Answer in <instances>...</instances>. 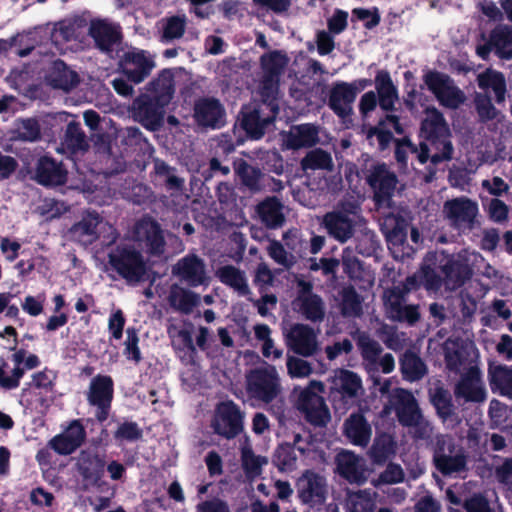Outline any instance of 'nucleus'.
I'll return each mask as SVG.
<instances>
[{
  "mask_svg": "<svg viewBox=\"0 0 512 512\" xmlns=\"http://www.w3.org/2000/svg\"><path fill=\"white\" fill-rule=\"evenodd\" d=\"M420 133L429 142L430 160L433 164L452 159L454 147L451 130L443 114L435 107L425 109Z\"/></svg>",
  "mask_w": 512,
  "mask_h": 512,
  "instance_id": "obj_1",
  "label": "nucleus"
},
{
  "mask_svg": "<svg viewBox=\"0 0 512 512\" xmlns=\"http://www.w3.org/2000/svg\"><path fill=\"white\" fill-rule=\"evenodd\" d=\"M391 404L398 422L408 428L415 440H426L433 434L432 423L424 416L415 396L408 390L397 388L392 393Z\"/></svg>",
  "mask_w": 512,
  "mask_h": 512,
  "instance_id": "obj_2",
  "label": "nucleus"
},
{
  "mask_svg": "<svg viewBox=\"0 0 512 512\" xmlns=\"http://www.w3.org/2000/svg\"><path fill=\"white\" fill-rule=\"evenodd\" d=\"M437 470L444 476L457 477L468 471V455L450 435L436 437L433 456Z\"/></svg>",
  "mask_w": 512,
  "mask_h": 512,
  "instance_id": "obj_3",
  "label": "nucleus"
},
{
  "mask_svg": "<svg viewBox=\"0 0 512 512\" xmlns=\"http://www.w3.org/2000/svg\"><path fill=\"white\" fill-rule=\"evenodd\" d=\"M439 269L444 275V284L448 290H455L469 280L474 273V265L482 260L476 251L463 249L456 254L441 253Z\"/></svg>",
  "mask_w": 512,
  "mask_h": 512,
  "instance_id": "obj_4",
  "label": "nucleus"
},
{
  "mask_svg": "<svg viewBox=\"0 0 512 512\" xmlns=\"http://www.w3.org/2000/svg\"><path fill=\"white\" fill-rule=\"evenodd\" d=\"M246 390L251 398L272 402L281 392V381L275 366L264 363L246 374Z\"/></svg>",
  "mask_w": 512,
  "mask_h": 512,
  "instance_id": "obj_5",
  "label": "nucleus"
},
{
  "mask_svg": "<svg viewBox=\"0 0 512 512\" xmlns=\"http://www.w3.org/2000/svg\"><path fill=\"white\" fill-rule=\"evenodd\" d=\"M442 215L449 226L459 233H466L480 226L479 205L466 196L445 201Z\"/></svg>",
  "mask_w": 512,
  "mask_h": 512,
  "instance_id": "obj_6",
  "label": "nucleus"
},
{
  "mask_svg": "<svg viewBox=\"0 0 512 512\" xmlns=\"http://www.w3.org/2000/svg\"><path fill=\"white\" fill-rule=\"evenodd\" d=\"M360 220V207L353 202H347L327 213L323 224L331 237L344 243L353 236L354 228Z\"/></svg>",
  "mask_w": 512,
  "mask_h": 512,
  "instance_id": "obj_7",
  "label": "nucleus"
},
{
  "mask_svg": "<svg viewBox=\"0 0 512 512\" xmlns=\"http://www.w3.org/2000/svg\"><path fill=\"white\" fill-rule=\"evenodd\" d=\"M323 392L324 384L321 381L312 380L300 392L297 399L298 410L315 426H324L330 419L328 408L321 396Z\"/></svg>",
  "mask_w": 512,
  "mask_h": 512,
  "instance_id": "obj_8",
  "label": "nucleus"
},
{
  "mask_svg": "<svg viewBox=\"0 0 512 512\" xmlns=\"http://www.w3.org/2000/svg\"><path fill=\"white\" fill-rule=\"evenodd\" d=\"M111 267L127 282L137 283L146 273L145 262L136 249L128 245H119L109 255Z\"/></svg>",
  "mask_w": 512,
  "mask_h": 512,
  "instance_id": "obj_9",
  "label": "nucleus"
},
{
  "mask_svg": "<svg viewBox=\"0 0 512 512\" xmlns=\"http://www.w3.org/2000/svg\"><path fill=\"white\" fill-rule=\"evenodd\" d=\"M406 296L402 287L385 289L382 295L385 313L393 321L414 325L420 319L419 306L406 304Z\"/></svg>",
  "mask_w": 512,
  "mask_h": 512,
  "instance_id": "obj_10",
  "label": "nucleus"
},
{
  "mask_svg": "<svg viewBox=\"0 0 512 512\" xmlns=\"http://www.w3.org/2000/svg\"><path fill=\"white\" fill-rule=\"evenodd\" d=\"M297 284L299 290L292 301L293 311L312 323L322 322L326 314L325 302L313 292L311 283L299 280Z\"/></svg>",
  "mask_w": 512,
  "mask_h": 512,
  "instance_id": "obj_11",
  "label": "nucleus"
},
{
  "mask_svg": "<svg viewBox=\"0 0 512 512\" xmlns=\"http://www.w3.org/2000/svg\"><path fill=\"white\" fill-rule=\"evenodd\" d=\"M320 330L308 324H293L285 333L287 347L302 357H311L321 350L319 342Z\"/></svg>",
  "mask_w": 512,
  "mask_h": 512,
  "instance_id": "obj_12",
  "label": "nucleus"
},
{
  "mask_svg": "<svg viewBox=\"0 0 512 512\" xmlns=\"http://www.w3.org/2000/svg\"><path fill=\"white\" fill-rule=\"evenodd\" d=\"M424 82L439 103L447 108L456 109L466 99L464 93L446 74L435 71L428 72L424 76Z\"/></svg>",
  "mask_w": 512,
  "mask_h": 512,
  "instance_id": "obj_13",
  "label": "nucleus"
},
{
  "mask_svg": "<svg viewBox=\"0 0 512 512\" xmlns=\"http://www.w3.org/2000/svg\"><path fill=\"white\" fill-rule=\"evenodd\" d=\"M368 81L365 79L354 82H336L329 95V107L341 118H346L352 114L353 103L359 91L364 89Z\"/></svg>",
  "mask_w": 512,
  "mask_h": 512,
  "instance_id": "obj_14",
  "label": "nucleus"
},
{
  "mask_svg": "<svg viewBox=\"0 0 512 512\" xmlns=\"http://www.w3.org/2000/svg\"><path fill=\"white\" fill-rule=\"evenodd\" d=\"M211 425L218 435L234 438L243 429V414L234 402H222L216 407Z\"/></svg>",
  "mask_w": 512,
  "mask_h": 512,
  "instance_id": "obj_15",
  "label": "nucleus"
},
{
  "mask_svg": "<svg viewBox=\"0 0 512 512\" xmlns=\"http://www.w3.org/2000/svg\"><path fill=\"white\" fill-rule=\"evenodd\" d=\"M478 357V350L473 342L449 338L444 343V358L447 369L459 373L461 369H468Z\"/></svg>",
  "mask_w": 512,
  "mask_h": 512,
  "instance_id": "obj_16",
  "label": "nucleus"
},
{
  "mask_svg": "<svg viewBox=\"0 0 512 512\" xmlns=\"http://www.w3.org/2000/svg\"><path fill=\"white\" fill-rule=\"evenodd\" d=\"M298 497L304 504L321 505L326 500V479L312 471L306 470L296 483Z\"/></svg>",
  "mask_w": 512,
  "mask_h": 512,
  "instance_id": "obj_17",
  "label": "nucleus"
},
{
  "mask_svg": "<svg viewBox=\"0 0 512 512\" xmlns=\"http://www.w3.org/2000/svg\"><path fill=\"white\" fill-rule=\"evenodd\" d=\"M454 395L466 402L481 403L486 400L487 392L477 366H470L461 376L454 388Z\"/></svg>",
  "mask_w": 512,
  "mask_h": 512,
  "instance_id": "obj_18",
  "label": "nucleus"
},
{
  "mask_svg": "<svg viewBox=\"0 0 512 512\" xmlns=\"http://www.w3.org/2000/svg\"><path fill=\"white\" fill-rule=\"evenodd\" d=\"M112 397L113 381L111 377L97 375L91 380L87 399L91 405L97 407L96 417L101 422L108 417Z\"/></svg>",
  "mask_w": 512,
  "mask_h": 512,
  "instance_id": "obj_19",
  "label": "nucleus"
},
{
  "mask_svg": "<svg viewBox=\"0 0 512 512\" xmlns=\"http://www.w3.org/2000/svg\"><path fill=\"white\" fill-rule=\"evenodd\" d=\"M123 74L128 80L138 84L147 78L155 68L154 57L143 50L127 52L121 62Z\"/></svg>",
  "mask_w": 512,
  "mask_h": 512,
  "instance_id": "obj_20",
  "label": "nucleus"
},
{
  "mask_svg": "<svg viewBox=\"0 0 512 512\" xmlns=\"http://www.w3.org/2000/svg\"><path fill=\"white\" fill-rule=\"evenodd\" d=\"M367 181L375 192L377 204L389 206V200L397 184L396 175L385 164H377L370 170Z\"/></svg>",
  "mask_w": 512,
  "mask_h": 512,
  "instance_id": "obj_21",
  "label": "nucleus"
},
{
  "mask_svg": "<svg viewBox=\"0 0 512 512\" xmlns=\"http://www.w3.org/2000/svg\"><path fill=\"white\" fill-rule=\"evenodd\" d=\"M105 230H113V228L103 221L99 214L88 212L72 226L70 233L73 240L87 246L95 242Z\"/></svg>",
  "mask_w": 512,
  "mask_h": 512,
  "instance_id": "obj_22",
  "label": "nucleus"
},
{
  "mask_svg": "<svg viewBox=\"0 0 512 512\" xmlns=\"http://www.w3.org/2000/svg\"><path fill=\"white\" fill-rule=\"evenodd\" d=\"M194 119L204 128L218 129L225 124V109L215 98H201L194 105Z\"/></svg>",
  "mask_w": 512,
  "mask_h": 512,
  "instance_id": "obj_23",
  "label": "nucleus"
},
{
  "mask_svg": "<svg viewBox=\"0 0 512 512\" xmlns=\"http://www.w3.org/2000/svg\"><path fill=\"white\" fill-rule=\"evenodd\" d=\"M337 471L351 484H364L368 480V469L362 457L350 451H342L336 457Z\"/></svg>",
  "mask_w": 512,
  "mask_h": 512,
  "instance_id": "obj_24",
  "label": "nucleus"
},
{
  "mask_svg": "<svg viewBox=\"0 0 512 512\" xmlns=\"http://www.w3.org/2000/svg\"><path fill=\"white\" fill-rule=\"evenodd\" d=\"M156 99L150 95H141L133 103V115L149 130H157L163 120V108Z\"/></svg>",
  "mask_w": 512,
  "mask_h": 512,
  "instance_id": "obj_25",
  "label": "nucleus"
},
{
  "mask_svg": "<svg viewBox=\"0 0 512 512\" xmlns=\"http://www.w3.org/2000/svg\"><path fill=\"white\" fill-rule=\"evenodd\" d=\"M429 398L436 410L437 416L445 426L454 428L460 423V418L453 404L452 396L440 383L429 390Z\"/></svg>",
  "mask_w": 512,
  "mask_h": 512,
  "instance_id": "obj_26",
  "label": "nucleus"
},
{
  "mask_svg": "<svg viewBox=\"0 0 512 512\" xmlns=\"http://www.w3.org/2000/svg\"><path fill=\"white\" fill-rule=\"evenodd\" d=\"M86 432L78 420H74L60 434L48 442V446L59 455L72 454L84 442Z\"/></svg>",
  "mask_w": 512,
  "mask_h": 512,
  "instance_id": "obj_27",
  "label": "nucleus"
},
{
  "mask_svg": "<svg viewBox=\"0 0 512 512\" xmlns=\"http://www.w3.org/2000/svg\"><path fill=\"white\" fill-rule=\"evenodd\" d=\"M134 239L143 245L152 254H160L164 250V237L159 225L145 218L136 223L134 227Z\"/></svg>",
  "mask_w": 512,
  "mask_h": 512,
  "instance_id": "obj_28",
  "label": "nucleus"
},
{
  "mask_svg": "<svg viewBox=\"0 0 512 512\" xmlns=\"http://www.w3.org/2000/svg\"><path fill=\"white\" fill-rule=\"evenodd\" d=\"M286 149L298 150L316 145L319 142V128L310 123L294 125L282 134Z\"/></svg>",
  "mask_w": 512,
  "mask_h": 512,
  "instance_id": "obj_29",
  "label": "nucleus"
},
{
  "mask_svg": "<svg viewBox=\"0 0 512 512\" xmlns=\"http://www.w3.org/2000/svg\"><path fill=\"white\" fill-rule=\"evenodd\" d=\"M173 273L193 287L203 285L208 280L205 264L196 255H188L179 260L173 268Z\"/></svg>",
  "mask_w": 512,
  "mask_h": 512,
  "instance_id": "obj_30",
  "label": "nucleus"
},
{
  "mask_svg": "<svg viewBox=\"0 0 512 512\" xmlns=\"http://www.w3.org/2000/svg\"><path fill=\"white\" fill-rule=\"evenodd\" d=\"M277 114L269 111V108L264 105H259L257 108L243 113L242 125L253 139H259L272 124Z\"/></svg>",
  "mask_w": 512,
  "mask_h": 512,
  "instance_id": "obj_31",
  "label": "nucleus"
},
{
  "mask_svg": "<svg viewBox=\"0 0 512 512\" xmlns=\"http://www.w3.org/2000/svg\"><path fill=\"white\" fill-rule=\"evenodd\" d=\"M215 276L222 284L228 286L238 296L252 300V291L245 271L229 264L219 267L215 272Z\"/></svg>",
  "mask_w": 512,
  "mask_h": 512,
  "instance_id": "obj_32",
  "label": "nucleus"
},
{
  "mask_svg": "<svg viewBox=\"0 0 512 512\" xmlns=\"http://www.w3.org/2000/svg\"><path fill=\"white\" fill-rule=\"evenodd\" d=\"M391 129L397 134L403 133V128L399 123L398 117L395 115H387L384 120L379 122L378 126L367 129L366 138L370 141L371 145H377L379 150H384L393 139Z\"/></svg>",
  "mask_w": 512,
  "mask_h": 512,
  "instance_id": "obj_33",
  "label": "nucleus"
},
{
  "mask_svg": "<svg viewBox=\"0 0 512 512\" xmlns=\"http://www.w3.org/2000/svg\"><path fill=\"white\" fill-rule=\"evenodd\" d=\"M344 434L356 446L366 447L372 436L371 425L362 414H351L344 422Z\"/></svg>",
  "mask_w": 512,
  "mask_h": 512,
  "instance_id": "obj_34",
  "label": "nucleus"
},
{
  "mask_svg": "<svg viewBox=\"0 0 512 512\" xmlns=\"http://www.w3.org/2000/svg\"><path fill=\"white\" fill-rule=\"evenodd\" d=\"M36 180L38 183L46 186L61 185L66 181V171L60 163L44 156L38 161Z\"/></svg>",
  "mask_w": 512,
  "mask_h": 512,
  "instance_id": "obj_35",
  "label": "nucleus"
},
{
  "mask_svg": "<svg viewBox=\"0 0 512 512\" xmlns=\"http://www.w3.org/2000/svg\"><path fill=\"white\" fill-rule=\"evenodd\" d=\"M378 493L366 488L348 490L346 493L347 512H374L377 506Z\"/></svg>",
  "mask_w": 512,
  "mask_h": 512,
  "instance_id": "obj_36",
  "label": "nucleus"
},
{
  "mask_svg": "<svg viewBox=\"0 0 512 512\" xmlns=\"http://www.w3.org/2000/svg\"><path fill=\"white\" fill-rule=\"evenodd\" d=\"M332 388L344 398H356L362 391V381L356 373L338 369L332 379Z\"/></svg>",
  "mask_w": 512,
  "mask_h": 512,
  "instance_id": "obj_37",
  "label": "nucleus"
},
{
  "mask_svg": "<svg viewBox=\"0 0 512 512\" xmlns=\"http://www.w3.org/2000/svg\"><path fill=\"white\" fill-rule=\"evenodd\" d=\"M375 88L379 96L380 107L385 111L392 110L395 102L398 100V90L388 71L380 70L377 72Z\"/></svg>",
  "mask_w": 512,
  "mask_h": 512,
  "instance_id": "obj_38",
  "label": "nucleus"
},
{
  "mask_svg": "<svg viewBox=\"0 0 512 512\" xmlns=\"http://www.w3.org/2000/svg\"><path fill=\"white\" fill-rule=\"evenodd\" d=\"M89 34L95 40L96 45L103 51L110 50L119 40L118 27L104 20L92 21Z\"/></svg>",
  "mask_w": 512,
  "mask_h": 512,
  "instance_id": "obj_39",
  "label": "nucleus"
},
{
  "mask_svg": "<svg viewBox=\"0 0 512 512\" xmlns=\"http://www.w3.org/2000/svg\"><path fill=\"white\" fill-rule=\"evenodd\" d=\"M148 90L151 97L156 99L160 105H168L174 94V74L170 69L162 70L157 78L149 83Z\"/></svg>",
  "mask_w": 512,
  "mask_h": 512,
  "instance_id": "obj_40",
  "label": "nucleus"
},
{
  "mask_svg": "<svg viewBox=\"0 0 512 512\" xmlns=\"http://www.w3.org/2000/svg\"><path fill=\"white\" fill-rule=\"evenodd\" d=\"M407 222L394 214H388L383 218L381 227L390 245V249L402 246L407 236Z\"/></svg>",
  "mask_w": 512,
  "mask_h": 512,
  "instance_id": "obj_41",
  "label": "nucleus"
},
{
  "mask_svg": "<svg viewBox=\"0 0 512 512\" xmlns=\"http://www.w3.org/2000/svg\"><path fill=\"white\" fill-rule=\"evenodd\" d=\"M168 302L174 310L189 314L199 304L200 297L186 288L173 284L169 290Z\"/></svg>",
  "mask_w": 512,
  "mask_h": 512,
  "instance_id": "obj_42",
  "label": "nucleus"
},
{
  "mask_svg": "<svg viewBox=\"0 0 512 512\" xmlns=\"http://www.w3.org/2000/svg\"><path fill=\"white\" fill-rule=\"evenodd\" d=\"M88 148L89 143L80 124L75 121L69 122L61 142V148L57 150L77 154L84 153Z\"/></svg>",
  "mask_w": 512,
  "mask_h": 512,
  "instance_id": "obj_43",
  "label": "nucleus"
},
{
  "mask_svg": "<svg viewBox=\"0 0 512 512\" xmlns=\"http://www.w3.org/2000/svg\"><path fill=\"white\" fill-rule=\"evenodd\" d=\"M257 212L262 222L269 228L280 227L285 221L283 205L276 197H269L259 203Z\"/></svg>",
  "mask_w": 512,
  "mask_h": 512,
  "instance_id": "obj_44",
  "label": "nucleus"
},
{
  "mask_svg": "<svg viewBox=\"0 0 512 512\" xmlns=\"http://www.w3.org/2000/svg\"><path fill=\"white\" fill-rule=\"evenodd\" d=\"M160 41L170 43L176 39L182 38L187 26V16L177 14L165 17L158 23Z\"/></svg>",
  "mask_w": 512,
  "mask_h": 512,
  "instance_id": "obj_45",
  "label": "nucleus"
},
{
  "mask_svg": "<svg viewBox=\"0 0 512 512\" xmlns=\"http://www.w3.org/2000/svg\"><path fill=\"white\" fill-rule=\"evenodd\" d=\"M492 391L512 399V369L505 365H490L488 369Z\"/></svg>",
  "mask_w": 512,
  "mask_h": 512,
  "instance_id": "obj_46",
  "label": "nucleus"
},
{
  "mask_svg": "<svg viewBox=\"0 0 512 512\" xmlns=\"http://www.w3.org/2000/svg\"><path fill=\"white\" fill-rule=\"evenodd\" d=\"M289 63L287 54L283 51L274 50L263 54L260 57V64L263 76L280 79Z\"/></svg>",
  "mask_w": 512,
  "mask_h": 512,
  "instance_id": "obj_47",
  "label": "nucleus"
},
{
  "mask_svg": "<svg viewBox=\"0 0 512 512\" xmlns=\"http://www.w3.org/2000/svg\"><path fill=\"white\" fill-rule=\"evenodd\" d=\"M49 80L53 87L69 91L78 84L79 77L78 74L67 67L64 62L58 61L54 63Z\"/></svg>",
  "mask_w": 512,
  "mask_h": 512,
  "instance_id": "obj_48",
  "label": "nucleus"
},
{
  "mask_svg": "<svg viewBox=\"0 0 512 512\" xmlns=\"http://www.w3.org/2000/svg\"><path fill=\"white\" fill-rule=\"evenodd\" d=\"M490 44L501 58L511 59L512 28L507 25L495 27L490 34Z\"/></svg>",
  "mask_w": 512,
  "mask_h": 512,
  "instance_id": "obj_49",
  "label": "nucleus"
},
{
  "mask_svg": "<svg viewBox=\"0 0 512 512\" xmlns=\"http://www.w3.org/2000/svg\"><path fill=\"white\" fill-rule=\"evenodd\" d=\"M478 85L483 90H492L498 103L505 100L506 82L502 73L487 70L478 75Z\"/></svg>",
  "mask_w": 512,
  "mask_h": 512,
  "instance_id": "obj_50",
  "label": "nucleus"
},
{
  "mask_svg": "<svg viewBox=\"0 0 512 512\" xmlns=\"http://www.w3.org/2000/svg\"><path fill=\"white\" fill-rule=\"evenodd\" d=\"M403 378L413 382L421 379L427 372L426 365L415 353L407 351L400 361Z\"/></svg>",
  "mask_w": 512,
  "mask_h": 512,
  "instance_id": "obj_51",
  "label": "nucleus"
},
{
  "mask_svg": "<svg viewBox=\"0 0 512 512\" xmlns=\"http://www.w3.org/2000/svg\"><path fill=\"white\" fill-rule=\"evenodd\" d=\"M13 137L24 142H35L41 138V128L35 118H21L14 123Z\"/></svg>",
  "mask_w": 512,
  "mask_h": 512,
  "instance_id": "obj_52",
  "label": "nucleus"
},
{
  "mask_svg": "<svg viewBox=\"0 0 512 512\" xmlns=\"http://www.w3.org/2000/svg\"><path fill=\"white\" fill-rule=\"evenodd\" d=\"M77 469L84 479H96L103 468V461L90 451H82L77 458Z\"/></svg>",
  "mask_w": 512,
  "mask_h": 512,
  "instance_id": "obj_53",
  "label": "nucleus"
},
{
  "mask_svg": "<svg viewBox=\"0 0 512 512\" xmlns=\"http://www.w3.org/2000/svg\"><path fill=\"white\" fill-rule=\"evenodd\" d=\"M260 95L263 101L261 105L269 108V111H273L274 113L279 112V79L263 76L260 86Z\"/></svg>",
  "mask_w": 512,
  "mask_h": 512,
  "instance_id": "obj_54",
  "label": "nucleus"
},
{
  "mask_svg": "<svg viewBox=\"0 0 512 512\" xmlns=\"http://www.w3.org/2000/svg\"><path fill=\"white\" fill-rule=\"evenodd\" d=\"M303 170H327L331 171L334 167L331 155L322 150L314 149L306 154L301 161Z\"/></svg>",
  "mask_w": 512,
  "mask_h": 512,
  "instance_id": "obj_55",
  "label": "nucleus"
},
{
  "mask_svg": "<svg viewBox=\"0 0 512 512\" xmlns=\"http://www.w3.org/2000/svg\"><path fill=\"white\" fill-rule=\"evenodd\" d=\"M341 311L344 316L355 317L362 312V298L353 287L341 291Z\"/></svg>",
  "mask_w": 512,
  "mask_h": 512,
  "instance_id": "obj_56",
  "label": "nucleus"
},
{
  "mask_svg": "<svg viewBox=\"0 0 512 512\" xmlns=\"http://www.w3.org/2000/svg\"><path fill=\"white\" fill-rule=\"evenodd\" d=\"M237 174L241 182L251 191H259L262 189V178L264 175L259 169L242 162L237 167Z\"/></svg>",
  "mask_w": 512,
  "mask_h": 512,
  "instance_id": "obj_57",
  "label": "nucleus"
},
{
  "mask_svg": "<svg viewBox=\"0 0 512 512\" xmlns=\"http://www.w3.org/2000/svg\"><path fill=\"white\" fill-rule=\"evenodd\" d=\"M406 150H409L421 164L427 162L430 159V150L428 148L427 143H421L419 148L415 147L410 141L404 140L401 143H398L395 157L398 162L405 163L406 162Z\"/></svg>",
  "mask_w": 512,
  "mask_h": 512,
  "instance_id": "obj_58",
  "label": "nucleus"
},
{
  "mask_svg": "<svg viewBox=\"0 0 512 512\" xmlns=\"http://www.w3.org/2000/svg\"><path fill=\"white\" fill-rule=\"evenodd\" d=\"M394 453V443L390 436L381 435L377 437L369 451L373 462L381 464Z\"/></svg>",
  "mask_w": 512,
  "mask_h": 512,
  "instance_id": "obj_59",
  "label": "nucleus"
},
{
  "mask_svg": "<svg viewBox=\"0 0 512 512\" xmlns=\"http://www.w3.org/2000/svg\"><path fill=\"white\" fill-rule=\"evenodd\" d=\"M305 357H298L294 355H288L286 361L287 374L291 378H307L313 373L312 364L304 359Z\"/></svg>",
  "mask_w": 512,
  "mask_h": 512,
  "instance_id": "obj_60",
  "label": "nucleus"
},
{
  "mask_svg": "<svg viewBox=\"0 0 512 512\" xmlns=\"http://www.w3.org/2000/svg\"><path fill=\"white\" fill-rule=\"evenodd\" d=\"M242 465L246 473L250 476H257L261 473V469L267 464V459L262 456L255 455L252 449L245 445L241 451Z\"/></svg>",
  "mask_w": 512,
  "mask_h": 512,
  "instance_id": "obj_61",
  "label": "nucleus"
},
{
  "mask_svg": "<svg viewBox=\"0 0 512 512\" xmlns=\"http://www.w3.org/2000/svg\"><path fill=\"white\" fill-rule=\"evenodd\" d=\"M274 463L283 472L296 469L297 457L294 449L289 445H281L275 452Z\"/></svg>",
  "mask_w": 512,
  "mask_h": 512,
  "instance_id": "obj_62",
  "label": "nucleus"
},
{
  "mask_svg": "<svg viewBox=\"0 0 512 512\" xmlns=\"http://www.w3.org/2000/svg\"><path fill=\"white\" fill-rule=\"evenodd\" d=\"M358 347L362 357L370 363H375L382 352L381 345L365 333L359 335Z\"/></svg>",
  "mask_w": 512,
  "mask_h": 512,
  "instance_id": "obj_63",
  "label": "nucleus"
},
{
  "mask_svg": "<svg viewBox=\"0 0 512 512\" xmlns=\"http://www.w3.org/2000/svg\"><path fill=\"white\" fill-rule=\"evenodd\" d=\"M464 507L467 512H501V507L497 504H490L482 494H474L468 498Z\"/></svg>",
  "mask_w": 512,
  "mask_h": 512,
  "instance_id": "obj_64",
  "label": "nucleus"
}]
</instances>
